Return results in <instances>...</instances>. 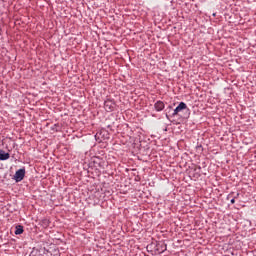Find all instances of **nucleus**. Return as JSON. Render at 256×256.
Wrapping results in <instances>:
<instances>
[{
    "label": "nucleus",
    "mask_w": 256,
    "mask_h": 256,
    "mask_svg": "<svg viewBox=\"0 0 256 256\" xmlns=\"http://www.w3.org/2000/svg\"><path fill=\"white\" fill-rule=\"evenodd\" d=\"M166 249H167V246L164 247V249L162 250V252L165 251Z\"/></svg>",
    "instance_id": "nucleus-8"
},
{
    "label": "nucleus",
    "mask_w": 256,
    "mask_h": 256,
    "mask_svg": "<svg viewBox=\"0 0 256 256\" xmlns=\"http://www.w3.org/2000/svg\"><path fill=\"white\" fill-rule=\"evenodd\" d=\"M181 111H189V109L187 108V104H185L184 102H181L174 110L173 115H179V113H181Z\"/></svg>",
    "instance_id": "nucleus-2"
},
{
    "label": "nucleus",
    "mask_w": 256,
    "mask_h": 256,
    "mask_svg": "<svg viewBox=\"0 0 256 256\" xmlns=\"http://www.w3.org/2000/svg\"><path fill=\"white\" fill-rule=\"evenodd\" d=\"M23 233V226H16L15 235H21Z\"/></svg>",
    "instance_id": "nucleus-6"
},
{
    "label": "nucleus",
    "mask_w": 256,
    "mask_h": 256,
    "mask_svg": "<svg viewBox=\"0 0 256 256\" xmlns=\"http://www.w3.org/2000/svg\"><path fill=\"white\" fill-rule=\"evenodd\" d=\"M10 154L6 153L3 150H0V161H7V159H9Z\"/></svg>",
    "instance_id": "nucleus-5"
},
{
    "label": "nucleus",
    "mask_w": 256,
    "mask_h": 256,
    "mask_svg": "<svg viewBox=\"0 0 256 256\" xmlns=\"http://www.w3.org/2000/svg\"><path fill=\"white\" fill-rule=\"evenodd\" d=\"M114 108H115V104L111 100L104 102V109L106 111H113Z\"/></svg>",
    "instance_id": "nucleus-3"
},
{
    "label": "nucleus",
    "mask_w": 256,
    "mask_h": 256,
    "mask_svg": "<svg viewBox=\"0 0 256 256\" xmlns=\"http://www.w3.org/2000/svg\"><path fill=\"white\" fill-rule=\"evenodd\" d=\"M231 203L232 204L235 203V198L231 199Z\"/></svg>",
    "instance_id": "nucleus-7"
},
{
    "label": "nucleus",
    "mask_w": 256,
    "mask_h": 256,
    "mask_svg": "<svg viewBox=\"0 0 256 256\" xmlns=\"http://www.w3.org/2000/svg\"><path fill=\"white\" fill-rule=\"evenodd\" d=\"M14 179L16 183H19V181H23V179H25V168H21L18 171H16Z\"/></svg>",
    "instance_id": "nucleus-1"
},
{
    "label": "nucleus",
    "mask_w": 256,
    "mask_h": 256,
    "mask_svg": "<svg viewBox=\"0 0 256 256\" xmlns=\"http://www.w3.org/2000/svg\"><path fill=\"white\" fill-rule=\"evenodd\" d=\"M154 107L157 111H163V109H165V103H163L162 101H157Z\"/></svg>",
    "instance_id": "nucleus-4"
}]
</instances>
